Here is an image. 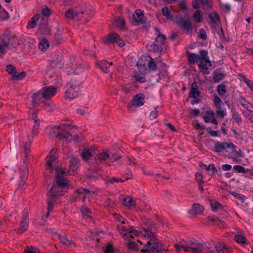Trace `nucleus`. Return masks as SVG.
<instances>
[{
	"mask_svg": "<svg viewBox=\"0 0 253 253\" xmlns=\"http://www.w3.org/2000/svg\"><path fill=\"white\" fill-rule=\"evenodd\" d=\"M200 55L195 53L186 52L188 61L191 64L197 63L201 71H205L203 74H208V69L211 66V63L208 56V51L206 50H201L199 51Z\"/></svg>",
	"mask_w": 253,
	"mask_h": 253,
	"instance_id": "obj_1",
	"label": "nucleus"
},
{
	"mask_svg": "<svg viewBox=\"0 0 253 253\" xmlns=\"http://www.w3.org/2000/svg\"><path fill=\"white\" fill-rule=\"evenodd\" d=\"M145 231V237L147 236L150 239L144 246V248L141 250L140 252L144 253H160L163 251H166L164 248V245L158 242V240L155 237L151 229L148 227L147 228L143 227Z\"/></svg>",
	"mask_w": 253,
	"mask_h": 253,
	"instance_id": "obj_2",
	"label": "nucleus"
},
{
	"mask_svg": "<svg viewBox=\"0 0 253 253\" xmlns=\"http://www.w3.org/2000/svg\"><path fill=\"white\" fill-rule=\"evenodd\" d=\"M81 83L75 80H72L66 85L67 90L65 92V97L69 99H73L78 95L80 90Z\"/></svg>",
	"mask_w": 253,
	"mask_h": 253,
	"instance_id": "obj_3",
	"label": "nucleus"
},
{
	"mask_svg": "<svg viewBox=\"0 0 253 253\" xmlns=\"http://www.w3.org/2000/svg\"><path fill=\"white\" fill-rule=\"evenodd\" d=\"M16 38L17 36L14 34H12L10 30H6L2 35L1 45L5 47H7L9 44L14 46L16 43L15 41Z\"/></svg>",
	"mask_w": 253,
	"mask_h": 253,
	"instance_id": "obj_4",
	"label": "nucleus"
},
{
	"mask_svg": "<svg viewBox=\"0 0 253 253\" xmlns=\"http://www.w3.org/2000/svg\"><path fill=\"white\" fill-rule=\"evenodd\" d=\"M71 127L68 124H64L63 125L58 126L57 127L53 130V132L55 133V135L57 138L59 140L68 139L70 136H71V134L67 131V129Z\"/></svg>",
	"mask_w": 253,
	"mask_h": 253,
	"instance_id": "obj_5",
	"label": "nucleus"
},
{
	"mask_svg": "<svg viewBox=\"0 0 253 253\" xmlns=\"http://www.w3.org/2000/svg\"><path fill=\"white\" fill-rule=\"evenodd\" d=\"M56 171V185H57L60 188H66L68 185V180L64 176L65 171L62 168L58 167H55Z\"/></svg>",
	"mask_w": 253,
	"mask_h": 253,
	"instance_id": "obj_6",
	"label": "nucleus"
},
{
	"mask_svg": "<svg viewBox=\"0 0 253 253\" xmlns=\"http://www.w3.org/2000/svg\"><path fill=\"white\" fill-rule=\"evenodd\" d=\"M57 150H51L48 155L46 158V169H49L51 170L50 172H52L53 170L55 169L54 165L55 161L57 159Z\"/></svg>",
	"mask_w": 253,
	"mask_h": 253,
	"instance_id": "obj_7",
	"label": "nucleus"
},
{
	"mask_svg": "<svg viewBox=\"0 0 253 253\" xmlns=\"http://www.w3.org/2000/svg\"><path fill=\"white\" fill-rule=\"evenodd\" d=\"M237 146L232 143H227L223 142L220 143L218 141H216L214 144V151L217 153H220L226 148H230L233 152L235 151V149Z\"/></svg>",
	"mask_w": 253,
	"mask_h": 253,
	"instance_id": "obj_8",
	"label": "nucleus"
},
{
	"mask_svg": "<svg viewBox=\"0 0 253 253\" xmlns=\"http://www.w3.org/2000/svg\"><path fill=\"white\" fill-rule=\"evenodd\" d=\"M38 33L40 35H50V30L48 27V21L47 18H42L40 23Z\"/></svg>",
	"mask_w": 253,
	"mask_h": 253,
	"instance_id": "obj_9",
	"label": "nucleus"
},
{
	"mask_svg": "<svg viewBox=\"0 0 253 253\" xmlns=\"http://www.w3.org/2000/svg\"><path fill=\"white\" fill-rule=\"evenodd\" d=\"M98 165L97 163L93 166V167L89 168L86 173V176L88 179L90 181H95L99 178V172L101 169L96 166Z\"/></svg>",
	"mask_w": 253,
	"mask_h": 253,
	"instance_id": "obj_10",
	"label": "nucleus"
},
{
	"mask_svg": "<svg viewBox=\"0 0 253 253\" xmlns=\"http://www.w3.org/2000/svg\"><path fill=\"white\" fill-rule=\"evenodd\" d=\"M191 252L192 253H204L206 251L210 253L213 252L214 250L211 247L206 246L205 244L198 243L195 246L190 247Z\"/></svg>",
	"mask_w": 253,
	"mask_h": 253,
	"instance_id": "obj_11",
	"label": "nucleus"
},
{
	"mask_svg": "<svg viewBox=\"0 0 253 253\" xmlns=\"http://www.w3.org/2000/svg\"><path fill=\"white\" fill-rule=\"evenodd\" d=\"M144 99L145 96L143 94H137L128 104V109L129 110L133 106H135L136 107L142 106L144 104Z\"/></svg>",
	"mask_w": 253,
	"mask_h": 253,
	"instance_id": "obj_12",
	"label": "nucleus"
},
{
	"mask_svg": "<svg viewBox=\"0 0 253 253\" xmlns=\"http://www.w3.org/2000/svg\"><path fill=\"white\" fill-rule=\"evenodd\" d=\"M148 61V56H143L139 58L136 66L138 67L139 72L142 74H146L147 72L148 69L147 65Z\"/></svg>",
	"mask_w": 253,
	"mask_h": 253,
	"instance_id": "obj_13",
	"label": "nucleus"
},
{
	"mask_svg": "<svg viewBox=\"0 0 253 253\" xmlns=\"http://www.w3.org/2000/svg\"><path fill=\"white\" fill-rule=\"evenodd\" d=\"M41 91L42 93L43 98L49 99L55 94L57 89L55 87L50 85L43 87Z\"/></svg>",
	"mask_w": 253,
	"mask_h": 253,
	"instance_id": "obj_14",
	"label": "nucleus"
},
{
	"mask_svg": "<svg viewBox=\"0 0 253 253\" xmlns=\"http://www.w3.org/2000/svg\"><path fill=\"white\" fill-rule=\"evenodd\" d=\"M64 188H60L57 185L53 184L47 195H49L52 198H55L56 197L63 195L65 193V191L63 190Z\"/></svg>",
	"mask_w": 253,
	"mask_h": 253,
	"instance_id": "obj_15",
	"label": "nucleus"
},
{
	"mask_svg": "<svg viewBox=\"0 0 253 253\" xmlns=\"http://www.w3.org/2000/svg\"><path fill=\"white\" fill-rule=\"evenodd\" d=\"M212 0H193L192 5L195 9H198L201 6H205L208 8H211L212 6Z\"/></svg>",
	"mask_w": 253,
	"mask_h": 253,
	"instance_id": "obj_16",
	"label": "nucleus"
},
{
	"mask_svg": "<svg viewBox=\"0 0 253 253\" xmlns=\"http://www.w3.org/2000/svg\"><path fill=\"white\" fill-rule=\"evenodd\" d=\"M78 9L81 11L80 13H79V19L84 18V21H87L88 19L92 18L93 14V11L90 9H83L82 8L78 7Z\"/></svg>",
	"mask_w": 253,
	"mask_h": 253,
	"instance_id": "obj_17",
	"label": "nucleus"
},
{
	"mask_svg": "<svg viewBox=\"0 0 253 253\" xmlns=\"http://www.w3.org/2000/svg\"><path fill=\"white\" fill-rule=\"evenodd\" d=\"M32 119L34 121V126L32 129V137L39 133V129L40 127V120L38 118L37 112L34 111L32 113Z\"/></svg>",
	"mask_w": 253,
	"mask_h": 253,
	"instance_id": "obj_18",
	"label": "nucleus"
},
{
	"mask_svg": "<svg viewBox=\"0 0 253 253\" xmlns=\"http://www.w3.org/2000/svg\"><path fill=\"white\" fill-rule=\"evenodd\" d=\"M80 10L78 9V7L74 8H70L65 12V16L66 18L71 19H79V13H80Z\"/></svg>",
	"mask_w": 253,
	"mask_h": 253,
	"instance_id": "obj_19",
	"label": "nucleus"
},
{
	"mask_svg": "<svg viewBox=\"0 0 253 253\" xmlns=\"http://www.w3.org/2000/svg\"><path fill=\"white\" fill-rule=\"evenodd\" d=\"M117 37H119L118 34L112 33L103 37L102 41L106 44H114L116 43Z\"/></svg>",
	"mask_w": 253,
	"mask_h": 253,
	"instance_id": "obj_20",
	"label": "nucleus"
},
{
	"mask_svg": "<svg viewBox=\"0 0 253 253\" xmlns=\"http://www.w3.org/2000/svg\"><path fill=\"white\" fill-rule=\"evenodd\" d=\"M204 210V208L202 205L195 203L193 204L192 209L189 211L188 213L192 215H196L197 214H200L203 213Z\"/></svg>",
	"mask_w": 253,
	"mask_h": 253,
	"instance_id": "obj_21",
	"label": "nucleus"
},
{
	"mask_svg": "<svg viewBox=\"0 0 253 253\" xmlns=\"http://www.w3.org/2000/svg\"><path fill=\"white\" fill-rule=\"evenodd\" d=\"M178 24H180L182 28L186 31L187 34H189V32L192 30V24L190 20H184V18L181 17L178 21Z\"/></svg>",
	"mask_w": 253,
	"mask_h": 253,
	"instance_id": "obj_22",
	"label": "nucleus"
},
{
	"mask_svg": "<svg viewBox=\"0 0 253 253\" xmlns=\"http://www.w3.org/2000/svg\"><path fill=\"white\" fill-rule=\"evenodd\" d=\"M76 193L78 194L77 196L78 197L79 200L84 202L86 199V194L90 193V191L88 189L81 187L76 189Z\"/></svg>",
	"mask_w": 253,
	"mask_h": 253,
	"instance_id": "obj_23",
	"label": "nucleus"
},
{
	"mask_svg": "<svg viewBox=\"0 0 253 253\" xmlns=\"http://www.w3.org/2000/svg\"><path fill=\"white\" fill-rule=\"evenodd\" d=\"M136 15L133 14L132 19L134 22L137 23H144L145 21L143 19L144 17V13L140 10V9H138L135 11Z\"/></svg>",
	"mask_w": 253,
	"mask_h": 253,
	"instance_id": "obj_24",
	"label": "nucleus"
},
{
	"mask_svg": "<svg viewBox=\"0 0 253 253\" xmlns=\"http://www.w3.org/2000/svg\"><path fill=\"white\" fill-rule=\"evenodd\" d=\"M112 63H109L106 60H102L97 64L98 67L105 73L109 71V68Z\"/></svg>",
	"mask_w": 253,
	"mask_h": 253,
	"instance_id": "obj_25",
	"label": "nucleus"
},
{
	"mask_svg": "<svg viewBox=\"0 0 253 253\" xmlns=\"http://www.w3.org/2000/svg\"><path fill=\"white\" fill-rule=\"evenodd\" d=\"M214 248L217 252H222V253H229L230 252V249L224 243H218L215 245Z\"/></svg>",
	"mask_w": 253,
	"mask_h": 253,
	"instance_id": "obj_26",
	"label": "nucleus"
},
{
	"mask_svg": "<svg viewBox=\"0 0 253 253\" xmlns=\"http://www.w3.org/2000/svg\"><path fill=\"white\" fill-rule=\"evenodd\" d=\"M81 211L84 218L87 219L91 217V210L86 206H83L81 207Z\"/></svg>",
	"mask_w": 253,
	"mask_h": 253,
	"instance_id": "obj_27",
	"label": "nucleus"
},
{
	"mask_svg": "<svg viewBox=\"0 0 253 253\" xmlns=\"http://www.w3.org/2000/svg\"><path fill=\"white\" fill-rule=\"evenodd\" d=\"M40 18V15L36 14L33 16L31 20L28 22L27 28L28 29H32L35 28L37 24V21Z\"/></svg>",
	"mask_w": 253,
	"mask_h": 253,
	"instance_id": "obj_28",
	"label": "nucleus"
},
{
	"mask_svg": "<svg viewBox=\"0 0 253 253\" xmlns=\"http://www.w3.org/2000/svg\"><path fill=\"white\" fill-rule=\"evenodd\" d=\"M29 223L27 221L21 220L20 223V227L16 229V233L21 234L27 231Z\"/></svg>",
	"mask_w": 253,
	"mask_h": 253,
	"instance_id": "obj_29",
	"label": "nucleus"
},
{
	"mask_svg": "<svg viewBox=\"0 0 253 253\" xmlns=\"http://www.w3.org/2000/svg\"><path fill=\"white\" fill-rule=\"evenodd\" d=\"M234 240L243 247H246L248 245V243H247V238L244 235L239 234L236 235L234 236Z\"/></svg>",
	"mask_w": 253,
	"mask_h": 253,
	"instance_id": "obj_30",
	"label": "nucleus"
},
{
	"mask_svg": "<svg viewBox=\"0 0 253 253\" xmlns=\"http://www.w3.org/2000/svg\"><path fill=\"white\" fill-rule=\"evenodd\" d=\"M147 66L148 69L151 71H156L157 70V63L154 59L150 56H148Z\"/></svg>",
	"mask_w": 253,
	"mask_h": 253,
	"instance_id": "obj_31",
	"label": "nucleus"
},
{
	"mask_svg": "<svg viewBox=\"0 0 253 253\" xmlns=\"http://www.w3.org/2000/svg\"><path fill=\"white\" fill-rule=\"evenodd\" d=\"M70 169L72 171H75L78 168V164L79 162V160L78 158H76L74 156H72L70 160Z\"/></svg>",
	"mask_w": 253,
	"mask_h": 253,
	"instance_id": "obj_32",
	"label": "nucleus"
},
{
	"mask_svg": "<svg viewBox=\"0 0 253 253\" xmlns=\"http://www.w3.org/2000/svg\"><path fill=\"white\" fill-rule=\"evenodd\" d=\"M238 101L243 107L252 112V111L249 110L248 108H250L249 106H250V107L253 109V105L249 103L244 97L240 96L238 98Z\"/></svg>",
	"mask_w": 253,
	"mask_h": 253,
	"instance_id": "obj_33",
	"label": "nucleus"
},
{
	"mask_svg": "<svg viewBox=\"0 0 253 253\" xmlns=\"http://www.w3.org/2000/svg\"><path fill=\"white\" fill-rule=\"evenodd\" d=\"M167 38L165 35L159 34L158 36L155 38V41L153 43L163 45L164 44Z\"/></svg>",
	"mask_w": 253,
	"mask_h": 253,
	"instance_id": "obj_34",
	"label": "nucleus"
},
{
	"mask_svg": "<svg viewBox=\"0 0 253 253\" xmlns=\"http://www.w3.org/2000/svg\"><path fill=\"white\" fill-rule=\"evenodd\" d=\"M54 234L58 235L60 241L63 245L69 246L73 244V241L71 240H69L66 237L58 234L56 232Z\"/></svg>",
	"mask_w": 253,
	"mask_h": 253,
	"instance_id": "obj_35",
	"label": "nucleus"
},
{
	"mask_svg": "<svg viewBox=\"0 0 253 253\" xmlns=\"http://www.w3.org/2000/svg\"><path fill=\"white\" fill-rule=\"evenodd\" d=\"M118 230L120 231V233L121 234H123V236H126V232H129L130 233H136V231L134 229H132V227H131L129 229H127L125 226H118Z\"/></svg>",
	"mask_w": 253,
	"mask_h": 253,
	"instance_id": "obj_36",
	"label": "nucleus"
},
{
	"mask_svg": "<svg viewBox=\"0 0 253 253\" xmlns=\"http://www.w3.org/2000/svg\"><path fill=\"white\" fill-rule=\"evenodd\" d=\"M197 88H198V86L197 85V83L194 82L191 85L190 91L188 95L189 97L194 99L196 98L195 93Z\"/></svg>",
	"mask_w": 253,
	"mask_h": 253,
	"instance_id": "obj_37",
	"label": "nucleus"
},
{
	"mask_svg": "<svg viewBox=\"0 0 253 253\" xmlns=\"http://www.w3.org/2000/svg\"><path fill=\"white\" fill-rule=\"evenodd\" d=\"M231 111L232 112V118L235 120V122L238 124L241 123L242 119L241 115L238 112H236L234 109H232Z\"/></svg>",
	"mask_w": 253,
	"mask_h": 253,
	"instance_id": "obj_38",
	"label": "nucleus"
},
{
	"mask_svg": "<svg viewBox=\"0 0 253 253\" xmlns=\"http://www.w3.org/2000/svg\"><path fill=\"white\" fill-rule=\"evenodd\" d=\"M81 156L84 160L88 161L92 156L91 150L90 149H84Z\"/></svg>",
	"mask_w": 253,
	"mask_h": 253,
	"instance_id": "obj_39",
	"label": "nucleus"
},
{
	"mask_svg": "<svg viewBox=\"0 0 253 253\" xmlns=\"http://www.w3.org/2000/svg\"><path fill=\"white\" fill-rule=\"evenodd\" d=\"M211 201V211L213 212H215L216 210H221L222 211H223V207L222 205L217 202H212V200H210Z\"/></svg>",
	"mask_w": 253,
	"mask_h": 253,
	"instance_id": "obj_40",
	"label": "nucleus"
},
{
	"mask_svg": "<svg viewBox=\"0 0 253 253\" xmlns=\"http://www.w3.org/2000/svg\"><path fill=\"white\" fill-rule=\"evenodd\" d=\"M6 71L8 74L12 76V79H13L17 73L16 68L12 64H9L6 67Z\"/></svg>",
	"mask_w": 253,
	"mask_h": 253,
	"instance_id": "obj_41",
	"label": "nucleus"
},
{
	"mask_svg": "<svg viewBox=\"0 0 253 253\" xmlns=\"http://www.w3.org/2000/svg\"><path fill=\"white\" fill-rule=\"evenodd\" d=\"M28 142H26L23 145V148L24 149L25 157L26 158H27L28 157V153L29 152L30 145L33 140V138H32V139H30L29 135H28Z\"/></svg>",
	"mask_w": 253,
	"mask_h": 253,
	"instance_id": "obj_42",
	"label": "nucleus"
},
{
	"mask_svg": "<svg viewBox=\"0 0 253 253\" xmlns=\"http://www.w3.org/2000/svg\"><path fill=\"white\" fill-rule=\"evenodd\" d=\"M225 76V74L223 72L216 73L215 72L213 73V76L212 77L213 80L215 83H218L220 80L223 79Z\"/></svg>",
	"mask_w": 253,
	"mask_h": 253,
	"instance_id": "obj_43",
	"label": "nucleus"
},
{
	"mask_svg": "<svg viewBox=\"0 0 253 253\" xmlns=\"http://www.w3.org/2000/svg\"><path fill=\"white\" fill-rule=\"evenodd\" d=\"M162 13L163 15L165 16L168 19L171 20L173 18L172 15L168 7L165 6L162 8Z\"/></svg>",
	"mask_w": 253,
	"mask_h": 253,
	"instance_id": "obj_44",
	"label": "nucleus"
},
{
	"mask_svg": "<svg viewBox=\"0 0 253 253\" xmlns=\"http://www.w3.org/2000/svg\"><path fill=\"white\" fill-rule=\"evenodd\" d=\"M32 102L33 103H38L39 101H41L42 99L43 98L41 90L39 92L34 93L32 96Z\"/></svg>",
	"mask_w": 253,
	"mask_h": 253,
	"instance_id": "obj_45",
	"label": "nucleus"
},
{
	"mask_svg": "<svg viewBox=\"0 0 253 253\" xmlns=\"http://www.w3.org/2000/svg\"><path fill=\"white\" fill-rule=\"evenodd\" d=\"M216 108V114L217 115L219 116L220 118H223L226 115V110L222 109L221 107V104L217 105V106H215Z\"/></svg>",
	"mask_w": 253,
	"mask_h": 253,
	"instance_id": "obj_46",
	"label": "nucleus"
},
{
	"mask_svg": "<svg viewBox=\"0 0 253 253\" xmlns=\"http://www.w3.org/2000/svg\"><path fill=\"white\" fill-rule=\"evenodd\" d=\"M209 16L212 23H215L216 21L220 22V16L217 12H213L212 13L210 14Z\"/></svg>",
	"mask_w": 253,
	"mask_h": 253,
	"instance_id": "obj_47",
	"label": "nucleus"
},
{
	"mask_svg": "<svg viewBox=\"0 0 253 253\" xmlns=\"http://www.w3.org/2000/svg\"><path fill=\"white\" fill-rule=\"evenodd\" d=\"M49 46V42L48 40L45 38L42 40L39 43V47L42 50H46Z\"/></svg>",
	"mask_w": 253,
	"mask_h": 253,
	"instance_id": "obj_48",
	"label": "nucleus"
},
{
	"mask_svg": "<svg viewBox=\"0 0 253 253\" xmlns=\"http://www.w3.org/2000/svg\"><path fill=\"white\" fill-rule=\"evenodd\" d=\"M47 196L48 197L47 199V210L48 211H52L55 203V198H52L49 195H47Z\"/></svg>",
	"mask_w": 253,
	"mask_h": 253,
	"instance_id": "obj_49",
	"label": "nucleus"
},
{
	"mask_svg": "<svg viewBox=\"0 0 253 253\" xmlns=\"http://www.w3.org/2000/svg\"><path fill=\"white\" fill-rule=\"evenodd\" d=\"M103 250L104 253H116V251L112 245L108 244L105 247H103Z\"/></svg>",
	"mask_w": 253,
	"mask_h": 253,
	"instance_id": "obj_50",
	"label": "nucleus"
},
{
	"mask_svg": "<svg viewBox=\"0 0 253 253\" xmlns=\"http://www.w3.org/2000/svg\"><path fill=\"white\" fill-rule=\"evenodd\" d=\"M217 91L219 95H223L226 92V86L221 84L217 86Z\"/></svg>",
	"mask_w": 253,
	"mask_h": 253,
	"instance_id": "obj_51",
	"label": "nucleus"
},
{
	"mask_svg": "<svg viewBox=\"0 0 253 253\" xmlns=\"http://www.w3.org/2000/svg\"><path fill=\"white\" fill-rule=\"evenodd\" d=\"M162 46L163 45H161L160 44H155L153 43L152 44H151L150 45L151 50L155 53H156V52L161 53L163 49Z\"/></svg>",
	"mask_w": 253,
	"mask_h": 253,
	"instance_id": "obj_52",
	"label": "nucleus"
},
{
	"mask_svg": "<svg viewBox=\"0 0 253 253\" xmlns=\"http://www.w3.org/2000/svg\"><path fill=\"white\" fill-rule=\"evenodd\" d=\"M116 26L121 29H123L125 26V20L122 18L119 17L116 19Z\"/></svg>",
	"mask_w": 253,
	"mask_h": 253,
	"instance_id": "obj_53",
	"label": "nucleus"
},
{
	"mask_svg": "<svg viewBox=\"0 0 253 253\" xmlns=\"http://www.w3.org/2000/svg\"><path fill=\"white\" fill-rule=\"evenodd\" d=\"M214 115V113L211 111H206V115L205 116H204L203 118L204 120V121L206 123H209L211 122V120L212 119V117H213V116Z\"/></svg>",
	"mask_w": 253,
	"mask_h": 253,
	"instance_id": "obj_54",
	"label": "nucleus"
},
{
	"mask_svg": "<svg viewBox=\"0 0 253 253\" xmlns=\"http://www.w3.org/2000/svg\"><path fill=\"white\" fill-rule=\"evenodd\" d=\"M127 247L129 249L134 251H138V246L135 241H129L127 244Z\"/></svg>",
	"mask_w": 253,
	"mask_h": 253,
	"instance_id": "obj_55",
	"label": "nucleus"
},
{
	"mask_svg": "<svg viewBox=\"0 0 253 253\" xmlns=\"http://www.w3.org/2000/svg\"><path fill=\"white\" fill-rule=\"evenodd\" d=\"M194 18L195 20L198 23H200L203 21V17L201 15V12L200 10H196L194 13Z\"/></svg>",
	"mask_w": 253,
	"mask_h": 253,
	"instance_id": "obj_56",
	"label": "nucleus"
},
{
	"mask_svg": "<svg viewBox=\"0 0 253 253\" xmlns=\"http://www.w3.org/2000/svg\"><path fill=\"white\" fill-rule=\"evenodd\" d=\"M109 153L107 152H104L99 154L97 157V159L100 162H102L109 158Z\"/></svg>",
	"mask_w": 253,
	"mask_h": 253,
	"instance_id": "obj_57",
	"label": "nucleus"
},
{
	"mask_svg": "<svg viewBox=\"0 0 253 253\" xmlns=\"http://www.w3.org/2000/svg\"><path fill=\"white\" fill-rule=\"evenodd\" d=\"M42 12L43 16L48 17L51 14L52 10L47 6L44 5Z\"/></svg>",
	"mask_w": 253,
	"mask_h": 253,
	"instance_id": "obj_58",
	"label": "nucleus"
},
{
	"mask_svg": "<svg viewBox=\"0 0 253 253\" xmlns=\"http://www.w3.org/2000/svg\"><path fill=\"white\" fill-rule=\"evenodd\" d=\"M109 158L110 160V161L111 162H114L120 158H121V156L117 154V153H112L111 152H110L109 153Z\"/></svg>",
	"mask_w": 253,
	"mask_h": 253,
	"instance_id": "obj_59",
	"label": "nucleus"
},
{
	"mask_svg": "<svg viewBox=\"0 0 253 253\" xmlns=\"http://www.w3.org/2000/svg\"><path fill=\"white\" fill-rule=\"evenodd\" d=\"M233 169L235 171H236L238 172L247 173V170H246V169L244 167H243L241 166L235 165L233 166Z\"/></svg>",
	"mask_w": 253,
	"mask_h": 253,
	"instance_id": "obj_60",
	"label": "nucleus"
},
{
	"mask_svg": "<svg viewBox=\"0 0 253 253\" xmlns=\"http://www.w3.org/2000/svg\"><path fill=\"white\" fill-rule=\"evenodd\" d=\"M9 18V14L4 9L0 10V19L1 20H5Z\"/></svg>",
	"mask_w": 253,
	"mask_h": 253,
	"instance_id": "obj_61",
	"label": "nucleus"
},
{
	"mask_svg": "<svg viewBox=\"0 0 253 253\" xmlns=\"http://www.w3.org/2000/svg\"><path fill=\"white\" fill-rule=\"evenodd\" d=\"M25 252L26 253H40L39 250L32 246L27 247L25 249Z\"/></svg>",
	"mask_w": 253,
	"mask_h": 253,
	"instance_id": "obj_62",
	"label": "nucleus"
},
{
	"mask_svg": "<svg viewBox=\"0 0 253 253\" xmlns=\"http://www.w3.org/2000/svg\"><path fill=\"white\" fill-rule=\"evenodd\" d=\"M26 73L25 71H22L20 73H19L17 75L15 74L14 77H13V80H20L23 79L26 77Z\"/></svg>",
	"mask_w": 253,
	"mask_h": 253,
	"instance_id": "obj_63",
	"label": "nucleus"
},
{
	"mask_svg": "<svg viewBox=\"0 0 253 253\" xmlns=\"http://www.w3.org/2000/svg\"><path fill=\"white\" fill-rule=\"evenodd\" d=\"M195 179L198 183L202 182L204 183L203 180V175L202 173L197 172L195 173Z\"/></svg>",
	"mask_w": 253,
	"mask_h": 253,
	"instance_id": "obj_64",
	"label": "nucleus"
}]
</instances>
